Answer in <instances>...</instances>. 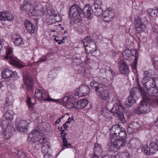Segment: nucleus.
Returning <instances> with one entry per match:
<instances>
[{
	"label": "nucleus",
	"instance_id": "1",
	"mask_svg": "<svg viewBox=\"0 0 158 158\" xmlns=\"http://www.w3.org/2000/svg\"><path fill=\"white\" fill-rule=\"evenodd\" d=\"M28 139L29 144H31L35 141H40V143H42L41 151L44 154L51 152L50 143L46 141L44 136H43L42 134L37 130L33 131L29 134Z\"/></svg>",
	"mask_w": 158,
	"mask_h": 158
},
{
	"label": "nucleus",
	"instance_id": "2",
	"mask_svg": "<svg viewBox=\"0 0 158 158\" xmlns=\"http://www.w3.org/2000/svg\"><path fill=\"white\" fill-rule=\"evenodd\" d=\"M75 96L70 95L62 98V104L66 108L71 109L73 108L80 109L85 107L88 104V102L85 99H83L77 102L75 100Z\"/></svg>",
	"mask_w": 158,
	"mask_h": 158
},
{
	"label": "nucleus",
	"instance_id": "3",
	"mask_svg": "<svg viewBox=\"0 0 158 158\" xmlns=\"http://www.w3.org/2000/svg\"><path fill=\"white\" fill-rule=\"evenodd\" d=\"M82 13L84 14L85 13L88 18H92L91 8L89 5H86L82 10L77 5L72 6L70 8L69 15L77 20L80 18Z\"/></svg>",
	"mask_w": 158,
	"mask_h": 158
},
{
	"label": "nucleus",
	"instance_id": "4",
	"mask_svg": "<svg viewBox=\"0 0 158 158\" xmlns=\"http://www.w3.org/2000/svg\"><path fill=\"white\" fill-rule=\"evenodd\" d=\"M143 92V91H141V96L143 99L140 102L139 106L134 108V112L137 114L147 113L150 110V106L152 102L150 101V99L148 100L146 97H144L146 94H144Z\"/></svg>",
	"mask_w": 158,
	"mask_h": 158
},
{
	"label": "nucleus",
	"instance_id": "5",
	"mask_svg": "<svg viewBox=\"0 0 158 158\" xmlns=\"http://www.w3.org/2000/svg\"><path fill=\"white\" fill-rule=\"evenodd\" d=\"M34 95L37 99H41L45 101L56 103L60 102V99H55L52 98L47 91L41 87H39L35 90Z\"/></svg>",
	"mask_w": 158,
	"mask_h": 158
},
{
	"label": "nucleus",
	"instance_id": "6",
	"mask_svg": "<svg viewBox=\"0 0 158 158\" xmlns=\"http://www.w3.org/2000/svg\"><path fill=\"white\" fill-rule=\"evenodd\" d=\"M143 75L142 83L143 85L145 87L144 89L145 90H147L150 89V87L155 86V79L158 78L157 75L153 77L150 73L146 71L143 72Z\"/></svg>",
	"mask_w": 158,
	"mask_h": 158
},
{
	"label": "nucleus",
	"instance_id": "7",
	"mask_svg": "<svg viewBox=\"0 0 158 158\" xmlns=\"http://www.w3.org/2000/svg\"><path fill=\"white\" fill-rule=\"evenodd\" d=\"M6 56L4 57L5 60L9 61L10 63L16 67H21L23 66L19 62L16 60V58L14 56L13 48L10 46H6L5 48Z\"/></svg>",
	"mask_w": 158,
	"mask_h": 158
},
{
	"label": "nucleus",
	"instance_id": "8",
	"mask_svg": "<svg viewBox=\"0 0 158 158\" xmlns=\"http://www.w3.org/2000/svg\"><path fill=\"white\" fill-rule=\"evenodd\" d=\"M2 77L6 79L7 82H12L19 78L17 72L12 71L8 69H5L3 70L2 73Z\"/></svg>",
	"mask_w": 158,
	"mask_h": 158
},
{
	"label": "nucleus",
	"instance_id": "9",
	"mask_svg": "<svg viewBox=\"0 0 158 158\" xmlns=\"http://www.w3.org/2000/svg\"><path fill=\"white\" fill-rule=\"evenodd\" d=\"M24 84L28 90H31L33 85V81L30 73L26 71L23 73Z\"/></svg>",
	"mask_w": 158,
	"mask_h": 158
},
{
	"label": "nucleus",
	"instance_id": "10",
	"mask_svg": "<svg viewBox=\"0 0 158 158\" xmlns=\"http://www.w3.org/2000/svg\"><path fill=\"white\" fill-rule=\"evenodd\" d=\"M29 11L32 15L36 17L40 16L45 12L43 10L42 6L40 4L30 7Z\"/></svg>",
	"mask_w": 158,
	"mask_h": 158
},
{
	"label": "nucleus",
	"instance_id": "11",
	"mask_svg": "<svg viewBox=\"0 0 158 158\" xmlns=\"http://www.w3.org/2000/svg\"><path fill=\"white\" fill-rule=\"evenodd\" d=\"M145 93L146 95L144 97H146L148 100L150 99L152 102L153 99H152L151 97L156 98L158 97V90L155 86L150 87V89H148L147 90L146 89Z\"/></svg>",
	"mask_w": 158,
	"mask_h": 158
},
{
	"label": "nucleus",
	"instance_id": "12",
	"mask_svg": "<svg viewBox=\"0 0 158 158\" xmlns=\"http://www.w3.org/2000/svg\"><path fill=\"white\" fill-rule=\"evenodd\" d=\"M134 23L135 31L138 33L144 31L147 28L146 26L142 22L140 19L138 17L135 19Z\"/></svg>",
	"mask_w": 158,
	"mask_h": 158
},
{
	"label": "nucleus",
	"instance_id": "13",
	"mask_svg": "<svg viewBox=\"0 0 158 158\" xmlns=\"http://www.w3.org/2000/svg\"><path fill=\"white\" fill-rule=\"evenodd\" d=\"M102 16L104 21L108 23L113 20L114 15L112 9L111 8H109L103 11Z\"/></svg>",
	"mask_w": 158,
	"mask_h": 158
},
{
	"label": "nucleus",
	"instance_id": "14",
	"mask_svg": "<svg viewBox=\"0 0 158 158\" xmlns=\"http://www.w3.org/2000/svg\"><path fill=\"white\" fill-rule=\"evenodd\" d=\"M126 131L124 128H123L118 135H117L116 138H114V139L120 142L121 144V146H125L127 142L126 139Z\"/></svg>",
	"mask_w": 158,
	"mask_h": 158
},
{
	"label": "nucleus",
	"instance_id": "15",
	"mask_svg": "<svg viewBox=\"0 0 158 158\" xmlns=\"http://www.w3.org/2000/svg\"><path fill=\"white\" fill-rule=\"evenodd\" d=\"M99 89V92H98L97 94L102 99L105 100L110 99V93L105 85Z\"/></svg>",
	"mask_w": 158,
	"mask_h": 158
},
{
	"label": "nucleus",
	"instance_id": "16",
	"mask_svg": "<svg viewBox=\"0 0 158 158\" xmlns=\"http://www.w3.org/2000/svg\"><path fill=\"white\" fill-rule=\"evenodd\" d=\"M14 19V16L10 12L6 10L0 12V21H11Z\"/></svg>",
	"mask_w": 158,
	"mask_h": 158
},
{
	"label": "nucleus",
	"instance_id": "17",
	"mask_svg": "<svg viewBox=\"0 0 158 158\" xmlns=\"http://www.w3.org/2000/svg\"><path fill=\"white\" fill-rule=\"evenodd\" d=\"M121 109L123 110L125 113H127L128 112V110H127V108H126L124 106H122L121 104L120 105L114 104L111 110V112L114 115L119 114L120 113L122 112Z\"/></svg>",
	"mask_w": 158,
	"mask_h": 158
},
{
	"label": "nucleus",
	"instance_id": "18",
	"mask_svg": "<svg viewBox=\"0 0 158 158\" xmlns=\"http://www.w3.org/2000/svg\"><path fill=\"white\" fill-rule=\"evenodd\" d=\"M89 87L82 85L77 89V92L75 94V95L79 97H83L89 94Z\"/></svg>",
	"mask_w": 158,
	"mask_h": 158
},
{
	"label": "nucleus",
	"instance_id": "19",
	"mask_svg": "<svg viewBox=\"0 0 158 158\" xmlns=\"http://www.w3.org/2000/svg\"><path fill=\"white\" fill-rule=\"evenodd\" d=\"M123 128L118 124L113 125L110 130L111 140H113L114 138H116L117 135H118Z\"/></svg>",
	"mask_w": 158,
	"mask_h": 158
},
{
	"label": "nucleus",
	"instance_id": "20",
	"mask_svg": "<svg viewBox=\"0 0 158 158\" xmlns=\"http://www.w3.org/2000/svg\"><path fill=\"white\" fill-rule=\"evenodd\" d=\"M141 129V125L138 123L133 122L129 125L127 132L130 134L136 132Z\"/></svg>",
	"mask_w": 158,
	"mask_h": 158
},
{
	"label": "nucleus",
	"instance_id": "21",
	"mask_svg": "<svg viewBox=\"0 0 158 158\" xmlns=\"http://www.w3.org/2000/svg\"><path fill=\"white\" fill-rule=\"evenodd\" d=\"M104 151L102 147L98 144H96L94 151V154L90 158H99L103 154Z\"/></svg>",
	"mask_w": 158,
	"mask_h": 158
},
{
	"label": "nucleus",
	"instance_id": "22",
	"mask_svg": "<svg viewBox=\"0 0 158 158\" xmlns=\"http://www.w3.org/2000/svg\"><path fill=\"white\" fill-rule=\"evenodd\" d=\"M28 121L29 120H22L17 122L16 124L17 130L20 132H22L26 130L27 128Z\"/></svg>",
	"mask_w": 158,
	"mask_h": 158
},
{
	"label": "nucleus",
	"instance_id": "23",
	"mask_svg": "<svg viewBox=\"0 0 158 158\" xmlns=\"http://www.w3.org/2000/svg\"><path fill=\"white\" fill-rule=\"evenodd\" d=\"M3 109L5 110V113H3V116L2 117L3 120L5 121H6L7 120L10 121L12 120L13 119L14 114L13 111L6 108Z\"/></svg>",
	"mask_w": 158,
	"mask_h": 158
},
{
	"label": "nucleus",
	"instance_id": "24",
	"mask_svg": "<svg viewBox=\"0 0 158 158\" xmlns=\"http://www.w3.org/2000/svg\"><path fill=\"white\" fill-rule=\"evenodd\" d=\"M111 141L110 147L109 148L110 151L116 152L118 150L119 148L124 146H120V145H121V143L114 139H113V140H111Z\"/></svg>",
	"mask_w": 158,
	"mask_h": 158
},
{
	"label": "nucleus",
	"instance_id": "25",
	"mask_svg": "<svg viewBox=\"0 0 158 158\" xmlns=\"http://www.w3.org/2000/svg\"><path fill=\"white\" fill-rule=\"evenodd\" d=\"M143 91V93L144 94H145V89L144 88L141 89L140 86L138 85L137 87H133L130 90V94L134 97L136 96L137 98H138V94L139 93H140V95H141V91Z\"/></svg>",
	"mask_w": 158,
	"mask_h": 158
},
{
	"label": "nucleus",
	"instance_id": "26",
	"mask_svg": "<svg viewBox=\"0 0 158 158\" xmlns=\"http://www.w3.org/2000/svg\"><path fill=\"white\" fill-rule=\"evenodd\" d=\"M119 70L120 72L123 74H127L129 72L128 66L123 60H120L119 63Z\"/></svg>",
	"mask_w": 158,
	"mask_h": 158
},
{
	"label": "nucleus",
	"instance_id": "27",
	"mask_svg": "<svg viewBox=\"0 0 158 158\" xmlns=\"http://www.w3.org/2000/svg\"><path fill=\"white\" fill-rule=\"evenodd\" d=\"M97 82L95 80H93L90 84V85L91 88L94 89L97 93L99 92L100 89L102 88L104 85L101 83V79L100 81L96 80Z\"/></svg>",
	"mask_w": 158,
	"mask_h": 158
},
{
	"label": "nucleus",
	"instance_id": "28",
	"mask_svg": "<svg viewBox=\"0 0 158 158\" xmlns=\"http://www.w3.org/2000/svg\"><path fill=\"white\" fill-rule=\"evenodd\" d=\"M138 98L136 96L134 97L130 95L127 98L125 102V105L127 107H130L136 102Z\"/></svg>",
	"mask_w": 158,
	"mask_h": 158
},
{
	"label": "nucleus",
	"instance_id": "29",
	"mask_svg": "<svg viewBox=\"0 0 158 158\" xmlns=\"http://www.w3.org/2000/svg\"><path fill=\"white\" fill-rule=\"evenodd\" d=\"M97 49L96 44L93 42H91L89 45L85 47V50L86 53L88 54L92 53Z\"/></svg>",
	"mask_w": 158,
	"mask_h": 158
},
{
	"label": "nucleus",
	"instance_id": "30",
	"mask_svg": "<svg viewBox=\"0 0 158 158\" xmlns=\"http://www.w3.org/2000/svg\"><path fill=\"white\" fill-rule=\"evenodd\" d=\"M26 29L31 34L34 33L35 30V25L29 20H26L24 24Z\"/></svg>",
	"mask_w": 158,
	"mask_h": 158
},
{
	"label": "nucleus",
	"instance_id": "31",
	"mask_svg": "<svg viewBox=\"0 0 158 158\" xmlns=\"http://www.w3.org/2000/svg\"><path fill=\"white\" fill-rule=\"evenodd\" d=\"M129 144L131 147L135 149H138L141 147L140 140L138 139L132 138L129 141Z\"/></svg>",
	"mask_w": 158,
	"mask_h": 158
},
{
	"label": "nucleus",
	"instance_id": "32",
	"mask_svg": "<svg viewBox=\"0 0 158 158\" xmlns=\"http://www.w3.org/2000/svg\"><path fill=\"white\" fill-rule=\"evenodd\" d=\"M148 147L151 151V154H154L158 150V141L151 143Z\"/></svg>",
	"mask_w": 158,
	"mask_h": 158
},
{
	"label": "nucleus",
	"instance_id": "33",
	"mask_svg": "<svg viewBox=\"0 0 158 158\" xmlns=\"http://www.w3.org/2000/svg\"><path fill=\"white\" fill-rule=\"evenodd\" d=\"M106 77L104 76L103 78H106L107 80H111L113 79L115 76V73L113 70H109L106 71L105 73Z\"/></svg>",
	"mask_w": 158,
	"mask_h": 158
},
{
	"label": "nucleus",
	"instance_id": "34",
	"mask_svg": "<svg viewBox=\"0 0 158 158\" xmlns=\"http://www.w3.org/2000/svg\"><path fill=\"white\" fill-rule=\"evenodd\" d=\"M130 50L126 49L124 50L123 52L122 56L123 58L127 60H131L132 59L131 58Z\"/></svg>",
	"mask_w": 158,
	"mask_h": 158
},
{
	"label": "nucleus",
	"instance_id": "35",
	"mask_svg": "<svg viewBox=\"0 0 158 158\" xmlns=\"http://www.w3.org/2000/svg\"><path fill=\"white\" fill-rule=\"evenodd\" d=\"M110 112L109 110L106 108H104L102 109L101 111V114L105 118L109 119L111 117L110 115Z\"/></svg>",
	"mask_w": 158,
	"mask_h": 158
},
{
	"label": "nucleus",
	"instance_id": "36",
	"mask_svg": "<svg viewBox=\"0 0 158 158\" xmlns=\"http://www.w3.org/2000/svg\"><path fill=\"white\" fill-rule=\"evenodd\" d=\"M92 10L95 15L97 16H100L103 14V10L102 8H94L92 9Z\"/></svg>",
	"mask_w": 158,
	"mask_h": 158
},
{
	"label": "nucleus",
	"instance_id": "37",
	"mask_svg": "<svg viewBox=\"0 0 158 158\" xmlns=\"http://www.w3.org/2000/svg\"><path fill=\"white\" fill-rule=\"evenodd\" d=\"M148 14L153 17H156L157 16L158 14V10L153 9L150 8L148 10Z\"/></svg>",
	"mask_w": 158,
	"mask_h": 158
},
{
	"label": "nucleus",
	"instance_id": "38",
	"mask_svg": "<svg viewBox=\"0 0 158 158\" xmlns=\"http://www.w3.org/2000/svg\"><path fill=\"white\" fill-rule=\"evenodd\" d=\"M26 102L28 106V109L29 110L32 111L34 108V104L32 102L30 97L27 96L26 100Z\"/></svg>",
	"mask_w": 158,
	"mask_h": 158
},
{
	"label": "nucleus",
	"instance_id": "39",
	"mask_svg": "<svg viewBox=\"0 0 158 158\" xmlns=\"http://www.w3.org/2000/svg\"><path fill=\"white\" fill-rule=\"evenodd\" d=\"M14 44L16 46H18L23 44V40L20 36H19L18 38H16L14 41Z\"/></svg>",
	"mask_w": 158,
	"mask_h": 158
},
{
	"label": "nucleus",
	"instance_id": "40",
	"mask_svg": "<svg viewBox=\"0 0 158 158\" xmlns=\"http://www.w3.org/2000/svg\"><path fill=\"white\" fill-rule=\"evenodd\" d=\"M118 155L119 158H130L129 153L127 152L119 153Z\"/></svg>",
	"mask_w": 158,
	"mask_h": 158
},
{
	"label": "nucleus",
	"instance_id": "41",
	"mask_svg": "<svg viewBox=\"0 0 158 158\" xmlns=\"http://www.w3.org/2000/svg\"><path fill=\"white\" fill-rule=\"evenodd\" d=\"M102 0H96L92 6L93 8H102Z\"/></svg>",
	"mask_w": 158,
	"mask_h": 158
},
{
	"label": "nucleus",
	"instance_id": "42",
	"mask_svg": "<svg viewBox=\"0 0 158 158\" xmlns=\"http://www.w3.org/2000/svg\"><path fill=\"white\" fill-rule=\"evenodd\" d=\"M131 58L132 57H135V59L137 60L139 57L138 51L136 49H131L130 50Z\"/></svg>",
	"mask_w": 158,
	"mask_h": 158
},
{
	"label": "nucleus",
	"instance_id": "43",
	"mask_svg": "<svg viewBox=\"0 0 158 158\" xmlns=\"http://www.w3.org/2000/svg\"><path fill=\"white\" fill-rule=\"evenodd\" d=\"M142 151L146 155L151 154V151L148 145H143L142 147Z\"/></svg>",
	"mask_w": 158,
	"mask_h": 158
},
{
	"label": "nucleus",
	"instance_id": "44",
	"mask_svg": "<svg viewBox=\"0 0 158 158\" xmlns=\"http://www.w3.org/2000/svg\"><path fill=\"white\" fill-rule=\"evenodd\" d=\"M92 39H90V37H86L85 39L81 41V43L83 44L84 46L85 47L87 46L88 44H90V42L92 41Z\"/></svg>",
	"mask_w": 158,
	"mask_h": 158
},
{
	"label": "nucleus",
	"instance_id": "45",
	"mask_svg": "<svg viewBox=\"0 0 158 158\" xmlns=\"http://www.w3.org/2000/svg\"><path fill=\"white\" fill-rule=\"evenodd\" d=\"M115 116L118 117L122 123H124L126 122V120L122 112H121L119 114H116Z\"/></svg>",
	"mask_w": 158,
	"mask_h": 158
},
{
	"label": "nucleus",
	"instance_id": "46",
	"mask_svg": "<svg viewBox=\"0 0 158 158\" xmlns=\"http://www.w3.org/2000/svg\"><path fill=\"white\" fill-rule=\"evenodd\" d=\"M3 136L6 139L10 138L12 136V133L10 131L6 129L3 134Z\"/></svg>",
	"mask_w": 158,
	"mask_h": 158
},
{
	"label": "nucleus",
	"instance_id": "47",
	"mask_svg": "<svg viewBox=\"0 0 158 158\" xmlns=\"http://www.w3.org/2000/svg\"><path fill=\"white\" fill-rule=\"evenodd\" d=\"M17 154L18 156L20 158H27L26 154L21 151H18Z\"/></svg>",
	"mask_w": 158,
	"mask_h": 158
},
{
	"label": "nucleus",
	"instance_id": "48",
	"mask_svg": "<svg viewBox=\"0 0 158 158\" xmlns=\"http://www.w3.org/2000/svg\"><path fill=\"white\" fill-rule=\"evenodd\" d=\"M31 5V3L30 2H27L26 1L24 0L23 1V5L21 6V8L22 10L25 9V6H30Z\"/></svg>",
	"mask_w": 158,
	"mask_h": 158
},
{
	"label": "nucleus",
	"instance_id": "49",
	"mask_svg": "<svg viewBox=\"0 0 158 158\" xmlns=\"http://www.w3.org/2000/svg\"><path fill=\"white\" fill-rule=\"evenodd\" d=\"M48 12L50 15H52L55 17H56L57 16L56 12L55 10L52 9H50L48 10Z\"/></svg>",
	"mask_w": 158,
	"mask_h": 158
},
{
	"label": "nucleus",
	"instance_id": "50",
	"mask_svg": "<svg viewBox=\"0 0 158 158\" xmlns=\"http://www.w3.org/2000/svg\"><path fill=\"white\" fill-rule=\"evenodd\" d=\"M62 140V142L63 143V146H64L67 147L68 146H71V144L70 143H68V141L66 139L65 137H63Z\"/></svg>",
	"mask_w": 158,
	"mask_h": 158
},
{
	"label": "nucleus",
	"instance_id": "51",
	"mask_svg": "<svg viewBox=\"0 0 158 158\" xmlns=\"http://www.w3.org/2000/svg\"><path fill=\"white\" fill-rule=\"evenodd\" d=\"M44 158H53V156L50 152L44 154Z\"/></svg>",
	"mask_w": 158,
	"mask_h": 158
},
{
	"label": "nucleus",
	"instance_id": "52",
	"mask_svg": "<svg viewBox=\"0 0 158 158\" xmlns=\"http://www.w3.org/2000/svg\"><path fill=\"white\" fill-rule=\"evenodd\" d=\"M137 62V60L134 59L133 63L131 64V66L133 69L135 70L136 69Z\"/></svg>",
	"mask_w": 158,
	"mask_h": 158
},
{
	"label": "nucleus",
	"instance_id": "53",
	"mask_svg": "<svg viewBox=\"0 0 158 158\" xmlns=\"http://www.w3.org/2000/svg\"><path fill=\"white\" fill-rule=\"evenodd\" d=\"M10 103L9 99L8 98H6V99L5 103L4 105V108H8V107L10 105Z\"/></svg>",
	"mask_w": 158,
	"mask_h": 158
},
{
	"label": "nucleus",
	"instance_id": "54",
	"mask_svg": "<svg viewBox=\"0 0 158 158\" xmlns=\"http://www.w3.org/2000/svg\"><path fill=\"white\" fill-rule=\"evenodd\" d=\"M112 101L114 104H118V105H120L121 104L118 99L116 97H114L113 98Z\"/></svg>",
	"mask_w": 158,
	"mask_h": 158
},
{
	"label": "nucleus",
	"instance_id": "55",
	"mask_svg": "<svg viewBox=\"0 0 158 158\" xmlns=\"http://www.w3.org/2000/svg\"><path fill=\"white\" fill-rule=\"evenodd\" d=\"M36 142H37L38 143H39V142L40 143V141H35L33 143H32V146L33 147H35V149L36 150H37L40 147V145L38 143H37V144H36L35 145V143Z\"/></svg>",
	"mask_w": 158,
	"mask_h": 158
},
{
	"label": "nucleus",
	"instance_id": "56",
	"mask_svg": "<svg viewBox=\"0 0 158 158\" xmlns=\"http://www.w3.org/2000/svg\"><path fill=\"white\" fill-rule=\"evenodd\" d=\"M46 58L45 56H42L40 59L38 61V62L39 63H41L42 62H44L46 60Z\"/></svg>",
	"mask_w": 158,
	"mask_h": 158
},
{
	"label": "nucleus",
	"instance_id": "57",
	"mask_svg": "<svg viewBox=\"0 0 158 158\" xmlns=\"http://www.w3.org/2000/svg\"><path fill=\"white\" fill-rule=\"evenodd\" d=\"M73 120V116H72L71 118H68V120L66 122V123H69L70 121Z\"/></svg>",
	"mask_w": 158,
	"mask_h": 158
},
{
	"label": "nucleus",
	"instance_id": "58",
	"mask_svg": "<svg viewBox=\"0 0 158 158\" xmlns=\"http://www.w3.org/2000/svg\"><path fill=\"white\" fill-rule=\"evenodd\" d=\"M64 130H63L60 134L61 136H62L63 139V137H65L66 134L64 132Z\"/></svg>",
	"mask_w": 158,
	"mask_h": 158
},
{
	"label": "nucleus",
	"instance_id": "59",
	"mask_svg": "<svg viewBox=\"0 0 158 158\" xmlns=\"http://www.w3.org/2000/svg\"><path fill=\"white\" fill-rule=\"evenodd\" d=\"M92 61L91 60L87 58L86 60L85 61V64H86L88 65V64H89V62H90V61Z\"/></svg>",
	"mask_w": 158,
	"mask_h": 158
},
{
	"label": "nucleus",
	"instance_id": "60",
	"mask_svg": "<svg viewBox=\"0 0 158 158\" xmlns=\"http://www.w3.org/2000/svg\"><path fill=\"white\" fill-rule=\"evenodd\" d=\"M153 65L154 67L158 66V60H156L154 62Z\"/></svg>",
	"mask_w": 158,
	"mask_h": 158
},
{
	"label": "nucleus",
	"instance_id": "61",
	"mask_svg": "<svg viewBox=\"0 0 158 158\" xmlns=\"http://www.w3.org/2000/svg\"><path fill=\"white\" fill-rule=\"evenodd\" d=\"M2 41L0 40V54L1 53V50L2 49Z\"/></svg>",
	"mask_w": 158,
	"mask_h": 158
},
{
	"label": "nucleus",
	"instance_id": "62",
	"mask_svg": "<svg viewBox=\"0 0 158 158\" xmlns=\"http://www.w3.org/2000/svg\"><path fill=\"white\" fill-rule=\"evenodd\" d=\"M108 156V158H115V156L114 155H110Z\"/></svg>",
	"mask_w": 158,
	"mask_h": 158
},
{
	"label": "nucleus",
	"instance_id": "63",
	"mask_svg": "<svg viewBox=\"0 0 158 158\" xmlns=\"http://www.w3.org/2000/svg\"><path fill=\"white\" fill-rule=\"evenodd\" d=\"M68 125H66V123H65L63 125V126L64 127L65 129V130L68 127Z\"/></svg>",
	"mask_w": 158,
	"mask_h": 158
},
{
	"label": "nucleus",
	"instance_id": "64",
	"mask_svg": "<svg viewBox=\"0 0 158 158\" xmlns=\"http://www.w3.org/2000/svg\"><path fill=\"white\" fill-rule=\"evenodd\" d=\"M155 123L156 126H158V118L155 121Z\"/></svg>",
	"mask_w": 158,
	"mask_h": 158
}]
</instances>
